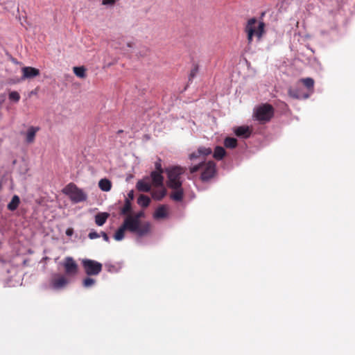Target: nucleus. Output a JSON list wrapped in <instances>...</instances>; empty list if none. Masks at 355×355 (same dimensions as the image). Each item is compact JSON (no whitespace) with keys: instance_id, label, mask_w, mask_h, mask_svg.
<instances>
[{"instance_id":"c85d7f7f","label":"nucleus","mask_w":355,"mask_h":355,"mask_svg":"<svg viewBox=\"0 0 355 355\" xmlns=\"http://www.w3.org/2000/svg\"><path fill=\"white\" fill-rule=\"evenodd\" d=\"M95 282H96L95 279H94L89 277H87L83 279V285L85 288H89V287H91L93 285H94Z\"/></svg>"},{"instance_id":"39448f33","label":"nucleus","mask_w":355,"mask_h":355,"mask_svg":"<svg viewBox=\"0 0 355 355\" xmlns=\"http://www.w3.org/2000/svg\"><path fill=\"white\" fill-rule=\"evenodd\" d=\"M257 19L252 17L248 21L245 27V31L247 33L248 42L249 44L252 43L254 35L257 36L258 39L260 40L264 33L265 24L262 21L259 22L257 28Z\"/></svg>"},{"instance_id":"4c0bfd02","label":"nucleus","mask_w":355,"mask_h":355,"mask_svg":"<svg viewBox=\"0 0 355 355\" xmlns=\"http://www.w3.org/2000/svg\"><path fill=\"white\" fill-rule=\"evenodd\" d=\"M73 230L71 228H69L66 231V234L67 236H71L73 234Z\"/></svg>"},{"instance_id":"6ab92c4d","label":"nucleus","mask_w":355,"mask_h":355,"mask_svg":"<svg viewBox=\"0 0 355 355\" xmlns=\"http://www.w3.org/2000/svg\"><path fill=\"white\" fill-rule=\"evenodd\" d=\"M226 155V151L222 146H216L214 149L213 157L217 160H221Z\"/></svg>"},{"instance_id":"5701e85b","label":"nucleus","mask_w":355,"mask_h":355,"mask_svg":"<svg viewBox=\"0 0 355 355\" xmlns=\"http://www.w3.org/2000/svg\"><path fill=\"white\" fill-rule=\"evenodd\" d=\"M224 145L227 148H235L237 146V140L234 137H226L224 140Z\"/></svg>"},{"instance_id":"cd10ccee","label":"nucleus","mask_w":355,"mask_h":355,"mask_svg":"<svg viewBox=\"0 0 355 355\" xmlns=\"http://www.w3.org/2000/svg\"><path fill=\"white\" fill-rule=\"evenodd\" d=\"M301 81L302 82L303 85L308 89H311L313 87V85H314V80L313 78H302L301 80Z\"/></svg>"},{"instance_id":"58836bf2","label":"nucleus","mask_w":355,"mask_h":355,"mask_svg":"<svg viewBox=\"0 0 355 355\" xmlns=\"http://www.w3.org/2000/svg\"><path fill=\"white\" fill-rule=\"evenodd\" d=\"M134 44L131 42H129L127 43L128 47L132 48Z\"/></svg>"},{"instance_id":"7ed1b4c3","label":"nucleus","mask_w":355,"mask_h":355,"mask_svg":"<svg viewBox=\"0 0 355 355\" xmlns=\"http://www.w3.org/2000/svg\"><path fill=\"white\" fill-rule=\"evenodd\" d=\"M275 109L269 103H262L254 109L253 118L260 124L269 122L274 116Z\"/></svg>"},{"instance_id":"f8f14e48","label":"nucleus","mask_w":355,"mask_h":355,"mask_svg":"<svg viewBox=\"0 0 355 355\" xmlns=\"http://www.w3.org/2000/svg\"><path fill=\"white\" fill-rule=\"evenodd\" d=\"M252 132V128L248 125L239 126L234 128V132L237 137L243 138H248Z\"/></svg>"},{"instance_id":"ddd939ff","label":"nucleus","mask_w":355,"mask_h":355,"mask_svg":"<svg viewBox=\"0 0 355 355\" xmlns=\"http://www.w3.org/2000/svg\"><path fill=\"white\" fill-rule=\"evenodd\" d=\"M166 195V189L162 186H156L151 191L152 198L155 200H161Z\"/></svg>"},{"instance_id":"f03ea898","label":"nucleus","mask_w":355,"mask_h":355,"mask_svg":"<svg viewBox=\"0 0 355 355\" xmlns=\"http://www.w3.org/2000/svg\"><path fill=\"white\" fill-rule=\"evenodd\" d=\"M144 216V211H139L134 215H128L125 220L131 224L136 230V234L140 237L148 234L151 230V224L149 222L141 223V218Z\"/></svg>"},{"instance_id":"aec40b11","label":"nucleus","mask_w":355,"mask_h":355,"mask_svg":"<svg viewBox=\"0 0 355 355\" xmlns=\"http://www.w3.org/2000/svg\"><path fill=\"white\" fill-rule=\"evenodd\" d=\"M99 188L103 191H109L112 188V182L106 179H101L98 182Z\"/></svg>"},{"instance_id":"423d86ee","label":"nucleus","mask_w":355,"mask_h":355,"mask_svg":"<svg viewBox=\"0 0 355 355\" xmlns=\"http://www.w3.org/2000/svg\"><path fill=\"white\" fill-rule=\"evenodd\" d=\"M62 192L69 196L70 200L74 203L83 202L87 199V195L84 191L73 183H69L67 184L62 189Z\"/></svg>"},{"instance_id":"393cba45","label":"nucleus","mask_w":355,"mask_h":355,"mask_svg":"<svg viewBox=\"0 0 355 355\" xmlns=\"http://www.w3.org/2000/svg\"><path fill=\"white\" fill-rule=\"evenodd\" d=\"M132 211V204L131 201L129 199H125L124 205L121 209V214L122 215H130L129 214Z\"/></svg>"},{"instance_id":"c9c22d12","label":"nucleus","mask_w":355,"mask_h":355,"mask_svg":"<svg viewBox=\"0 0 355 355\" xmlns=\"http://www.w3.org/2000/svg\"><path fill=\"white\" fill-rule=\"evenodd\" d=\"M101 234L104 241H105L106 242H109L110 241L109 236H107V234L105 232H101Z\"/></svg>"},{"instance_id":"c756f323","label":"nucleus","mask_w":355,"mask_h":355,"mask_svg":"<svg viewBox=\"0 0 355 355\" xmlns=\"http://www.w3.org/2000/svg\"><path fill=\"white\" fill-rule=\"evenodd\" d=\"M9 99L15 103L18 102L20 99L19 94L16 91H12L9 93Z\"/></svg>"},{"instance_id":"2eb2a0df","label":"nucleus","mask_w":355,"mask_h":355,"mask_svg":"<svg viewBox=\"0 0 355 355\" xmlns=\"http://www.w3.org/2000/svg\"><path fill=\"white\" fill-rule=\"evenodd\" d=\"M163 173H159L157 171H153L150 173V177L152 178V182L153 184L156 186H162L163 181H164V177L162 176Z\"/></svg>"},{"instance_id":"4be33fe9","label":"nucleus","mask_w":355,"mask_h":355,"mask_svg":"<svg viewBox=\"0 0 355 355\" xmlns=\"http://www.w3.org/2000/svg\"><path fill=\"white\" fill-rule=\"evenodd\" d=\"M20 199L18 196L15 195L11 201L8 205V209L10 211H15L19 207Z\"/></svg>"},{"instance_id":"9d476101","label":"nucleus","mask_w":355,"mask_h":355,"mask_svg":"<svg viewBox=\"0 0 355 355\" xmlns=\"http://www.w3.org/2000/svg\"><path fill=\"white\" fill-rule=\"evenodd\" d=\"M68 284L67 278L62 275H55L51 280V285L55 289H60Z\"/></svg>"},{"instance_id":"f3484780","label":"nucleus","mask_w":355,"mask_h":355,"mask_svg":"<svg viewBox=\"0 0 355 355\" xmlns=\"http://www.w3.org/2000/svg\"><path fill=\"white\" fill-rule=\"evenodd\" d=\"M39 130H40L39 127H34V126H31L28 129L27 132H26V140L28 143L31 144L34 141L35 135H36L37 132L39 131Z\"/></svg>"},{"instance_id":"ea45409f","label":"nucleus","mask_w":355,"mask_h":355,"mask_svg":"<svg viewBox=\"0 0 355 355\" xmlns=\"http://www.w3.org/2000/svg\"><path fill=\"white\" fill-rule=\"evenodd\" d=\"M121 132H123V130H121L118 131V133H121Z\"/></svg>"},{"instance_id":"1a4fd4ad","label":"nucleus","mask_w":355,"mask_h":355,"mask_svg":"<svg viewBox=\"0 0 355 355\" xmlns=\"http://www.w3.org/2000/svg\"><path fill=\"white\" fill-rule=\"evenodd\" d=\"M128 230L130 232L135 233L136 230L132 227L131 224L124 220L122 225L118 229L114 235V238L116 241H121L124 238L125 231Z\"/></svg>"},{"instance_id":"bb28decb","label":"nucleus","mask_w":355,"mask_h":355,"mask_svg":"<svg viewBox=\"0 0 355 355\" xmlns=\"http://www.w3.org/2000/svg\"><path fill=\"white\" fill-rule=\"evenodd\" d=\"M198 153L200 154L201 156L205 157L211 154L212 150L210 148H207L205 146H200L198 148Z\"/></svg>"},{"instance_id":"7c9ffc66","label":"nucleus","mask_w":355,"mask_h":355,"mask_svg":"<svg viewBox=\"0 0 355 355\" xmlns=\"http://www.w3.org/2000/svg\"><path fill=\"white\" fill-rule=\"evenodd\" d=\"M198 69H199V67H198V64H195L193 65V67L189 73V80H191L196 76V74L198 72Z\"/></svg>"},{"instance_id":"6e6552de","label":"nucleus","mask_w":355,"mask_h":355,"mask_svg":"<svg viewBox=\"0 0 355 355\" xmlns=\"http://www.w3.org/2000/svg\"><path fill=\"white\" fill-rule=\"evenodd\" d=\"M63 266L66 275L69 276H75L78 274V266L72 257H66Z\"/></svg>"},{"instance_id":"20e7f679","label":"nucleus","mask_w":355,"mask_h":355,"mask_svg":"<svg viewBox=\"0 0 355 355\" xmlns=\"http://www.w3.org/2000/svg\"><path fill=\"white\" fill-rule=\"evenodd\" d=\"M186 168L180 166L166 168L167 174V186L170 189H175L182 185L181 175L185 173Z\"/></svg>"},{"instance_id":"9b49d317","label":"nucleus","mask_w":355,"mask_h":355,"mask_svg":"<svg viewBox=\"0 0 355 355\" xmlns=\"http://www.w3.org/2000/svg\"><path fill=\"white\" fill-rule=\"evenodd\" d=\"M21 71V80L33 78L40 75V70L32 67H24Z\"/></svg>"},{"instance_id":"0eeeda50","label":"nucleus","mask_w":355,"mask_h":355,"mask_svg":"<svg viewBox=\"0 0 355 355\" xmlns=\"http://www.w3.org/2000/svg\"><path fill=\"white\" fill-rule=\"evenodd\" d=\"M82 266L85 272L88 276L98 275L101 272L103 268L101 263L89 259H83Z\"/></svg>"},{"instance_id":"f257e3e1","label":"nucleus","mask_w":355,"mask_h":355,"mask_svg":"<svg viewBox=\"0 0 355 355\" xmlns=\"http://www.w3.org/2000/svg\"><path fill=\"white\" fill-rule=\"evenodd\" d=\"M190 174H200V179L203 182H207L213 179L217 174L216 164L212 160L201 161L197 164L189 168Z\"/></svg>"},{"instance_id":"b1692460","label":"nucleus","mask_w":355,"mask_h":355,"mask_svg":"<svg viewBox=\"0 0 355 355\" xmlns=\"http://www.w3.org/2000/svg\"><path fill=\"white\" fill-rule=\"evenodd\" d=\"M73 73L76 76L80 78L86 77V69L84 67H74L73 68Z\"/></svg>"},{"instance_id":"473e14b6","label":"nucleus","mask_w":355,"mask_h":355,"mask_svg":"<svg viewBox=\"0 0 355 355\" xmlns=\"http://www.w3.org/2000/svg\"><path fill=\"white\" fill-rule=\"evenodd\" d=\"M88 237L90 239H95L100 237V234L95 231H92L89 233Z\"/></svg>"},{"instance_id":"2f4dec72","label":"nucleus","mask_w":355,"mask_h":355,"mask_svg":"<svg viewBox=\"0 0 355 355\" xmlns=\"http://www.w3.org/2000/svg\"><path fill=\"white\" fill-rule=\"evenodd\" d=\"M200 157H201L200 154L198 153V150H197L195 152H193L191 153V154H189V158L190 160H194L196 159H198Z\"/></svg>"},{"instance_id":"a211bd4d","label":"nucleus","mask_w":355,"mask_h":355,"mask_svg":"<svg viewBox=\"0 0 355 355\" xmlns=\"http://www.w3.org/2000/svg\"><path fill=\"white\" fill-rule=\"evenodd\" d=\"M108 217L109 214L106 212L98 213L95 216V223L98 226H102L105 223Z\"/></svg>"},{"instance_id":"dca6fc26","label":"nucleus","mask_w":355,"mask_h":355,"mask_svg":"<svg viewBox=\"0 0 355 355\" xmlns=\"http://www.w3.org/2000/svg\"><path fill=\"white\" fill-rule=\"evenodd\" d=\"M173 189L174 191L171 193V198L177 202L181 201L184 197V190L182 187L181 186Z\"/></svg>"},{"instance_id":"72a5a7b5","label":"nucleus","mask_w":355,"mask_h":355,"mask_svg":"<svg viewBox=\"0 0 355 355\" xmlns=\"http://www.w3.org/2000/svg\"><path fill=\"white\" fill-rule=\"evenodd\" d=\"M155 165V169H156L155 171L159 172V173H164V170L162 168V164L160 163V161L156 162Z\"/></svg>"},{"instance_id":"4468645a","label":"nucleus","mask_w":355,"mask_h":355,"mask_svg":"<svg viewBox=\"0 0 355 355\" xmlns=\"http://www.w3.org/2000/svg\"><path fill=\"white\" fill-rule=\"evenodd\" d=\"M168 216V210L165 205H161L157 208L153 214V218L156 220L163 219Z\"/></svg>"},{"instance_id":"f704fd0d","label":"nucleus","mask_w":355,"mask_h":355,"mask_svg":"<svg viewBox=\"0 0 355 355\" xmlns=\"http://www.w3.org/2000/svg\"><path fill=\"white\" fill-rule=\"evenodd\" d=\"M115 3V0H103L102 3L103 5H113Z\"/></svg>"},{"instance_id":"412c9836","label":"nucleus","mask_w":355,"mask_h":355,"mask_svg":"<svg viewBox=\"0 0 355 355\" xmlns=\"http://www.w3.org/2000/svg\"><path fill=\"white\" fill-rule=\"evenodd\" d=\"M137 189L139 191L148 192L150 191L151 185L144 180H139L137 183Z\"/></svg>"},{"instance_id":"a878e982","label":"nucleus","mask_w":355,"mask_h":355,"mask_svg":"<svg viewBox=\"0 0 355 355\" xmlns=\"http://www.w3.org/2000/svg\"><path fill=\"white\" fill-rule=\"evenodd\" d=\"M150 202V198L145 195H140L137 199V203L142 207H147Z\"/></svg>"},{"instance_id":"e433bc0d","label":"nucleus","mask_w":355,"mask_h":355,"mask_svg":"<svg viewBox=\"0 0 355 355\" xmlns=\"http://www.w3.org/2000/svg\"><path fill=\"white\" fill-rule=\"evenodd\" d=\"M128 199L130 200V201H131L132 200H133V199H134V191H133L132 190V191H130L128 193Z\"/></svg>"}]
</instances>
